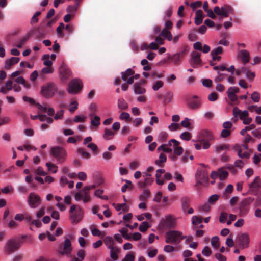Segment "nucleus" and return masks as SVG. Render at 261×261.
<instances>
[{"mask_svg": "<svg viewBox=\"0 0 261 261\" xmlns=\"http://www.w3.org/2000/svg\"><path fill=\"white\" fill-rule=\"evenodd\" d=\"M69 213V220L73 224L79 223L83 218V211L80 206L77 205H71Z\"/></svg>", "mask_w": 261, "mask_h": 261, "instance_id": "obj_1", "label": "nucleus"}, {"mask_svg": "<svg viewBox=\"0 0 261 261\" xmlns=\"http://www.w3.org/2000/svg\"><path fill=\"white\" fill-rule=\"evenodd\" d=\"M59 254L62 256L71 257L72 247L71 242L69 239H66L63 242L60 243L57 249Z\"/></svg>", "mask_w": 261, "mask_h": 261, "instance_id": "obj_2", "label": "nucleus"}, {"mask_svg": "<svg viewBox=\"0 0 261 261\" xmlns=\"http://www.w3.org/2000/svg\"><path fill=\"white\" fill-rule=\"evenodd\" d=\"M50 153L58 163L62 164L66 160L67 152L65 149L62 147L55 146L52 147Z\"/></svg>", "mask_w": 261, "mask_h": 261, "instance_id": "obj_3", "label": "nucleus"}, {"mask_svg": "<svg viewBox=\"0 0 261 261\" xmlns=\"http://www.w3.org/2000/svg\"><path fill=\"white\" fill-rule=\"evenodd\" d=\"M165 242L167 243L178 244L181 240L186 238L187 236H182V232L177 230H169L165 234Z\"/></svg>", "mask_w": 261, "mask_h": 261, "instance_id": "obj_4", "label": "nucleus"}, {"mask_svg": "<svg viewBox=\"0 0 261 261\" xmlns=\"http://www.w3.org/2000/svg\"><path fill=\"white\" fill-rule=\"evenodd\" d=\"M57 91V85L54 83H49L42 87L41 93L43 97L50 98L54 96Z\"/></svg>", "mask_w": 261, "mask_h": 261, "instance_id": "obj_5", "label": "nucleus"}, {"mask_svg": "<svg viewBox=\"0 0 261 261\" xmlns=\"http://www.w3.org/2000/svg\"><path fill=\"white\" fill-rule=\"evenodd\" d=\"M21 243L19 239L11 238L9 239L6 243L5 251L8 254L16 251L20 248Z\"/></svg>", "mask_w": 261, "mask_h": 261, "instance_id": "obj_6", "label": "nucleus"}, {"mask_svg": "<svg viewBox=\"0 0 261 261\" xmlns=\"http://www.w3.org/2000/svg\"><path fill=\"white\" fill-rule=\"evenodd\" d=\"M82 88V81L80 79H74L69 83L67 91L70 94H76L81 90Z\"/></svg>", "mask_w": 261, "mask_h": 261, "instance_id": "obj_7", "label": "nucleus"}, {"mask_svg": "<svg viewBox=\"0 0 261 261\" xmlns=\"http://www.w3.org/2000/svg\"><path fill=\"white\" fill-rule=\"evenodd\" d=\"M261 188V178L256 176L253 181L249 184L248 193L257 195L259 188Z\"/></svg>", "mask_w": 261, "mask_h": 261, "instance_id": "obj_8", "label": "nucleus"}, {"mask_svg": "<svg viewBox=\"0 0 261 261\" xmlns=\"http://www.w3.org/2000/svg\"><path fill=\"white\" fill-rule=\"evenodd\" d=\"M195 179L197 181L196 185L207 182L208 176L207 171L204 170H197L195 173Z\"/></svg>", "mask_w": 261, "mask_h": 261, "instance_id": "obj_9", "label": "nucleus"}, {"mask_svg": "<svg viewBox=\"0 0 261 261\" xmlns=\"http://www.w3.org/2000/svg\"><path fill=\"white\" fill-rule=\"evenodd\" d=\"M75 199L79 201L83 200L84 203H87L90 201V196L89 193L84 188L80 190L79 191L75 194Z\"/></svg>", "mask_w": 261, "mask_h": 261, "instance_id": "obj_10", "label": "nucleus"}, {"mask_svg": "<svg viewBox=\"0 0 261 261\" xmlns=\"http://www.w3.org/2000/svg\"><path fill=\"white\" fill-rule=\"evenodd\" d=\"M29 205L32 208L38 207L41 203V199L39 195L34 192L31 193L28 197Z\"/></svg>", "mask_w": 261, "mask_h": 261, "instance_id": "obj_11", "label": "nucleus"}, {"mask_svg": "<svg viewBox=\"0 0 261 261\" xmlns=\"http://www.w3.org/2000/svg\"><path fill=\"white\" fill-rule=\"evenodd\" d=\"M190 202L191 198L187 196L182 197L180 199L182 210L184 212H187L189 214H192L194 213V210L193 208H189Z\"/></svg>", "mask_w": 261, "mask_h": 261, "instance_id": "obj_12", "label": "nucleus"}, {"mask_svg": "<svg viewBox=\"0 0 261 261\" xmlns=\"http://www.w3.org/2000/svg\"><path fill=\"white\" fill-rule=\"evenodd\" d=\"M163 225L168 228H174L176 225V219L172 217L171 215H168L165 219L162 221Z\"/></svg>", "mask_w": 261, "mask_h": 261, "instance_id": "obj_13", "label": "nucleus"}, {"mask_svg": "<svg viewBox=\"0 0 261 261\" xmlns=\"http://www.w3.org/2000/svg\"><path fill=\"white\" fill-rule=\"evenodd\" d=\"M201 106V101L197 95H193L187 105V107L192 110L198 109Z\"/></svg>", "mask_w": 261, "mask_h": 261, "instance_id": "obj_14", "label": "nucleus"}, {"mask_svg": "<svg viewBox=\"0 0 261 261\" xmlns=\"http://www.w3.org/2000/svg\"><path fill=\"white\" fill-rule=\"evenodd\" d=\"M59 76L62 81L66 82L71 77L72 73L68 67L62 66L60 68Z\"/></svg>", "mask_w": 261, "mask_h": 261, "instance_id": "obj_15", "label": "nucleus"}, {"mask_svg": "<svg viewBox=\"0 0 261 261\" xmlns=\"http://www.w3.org/2000/svg\"><path fill=\"white\" fill-rule=\"evenodd\" d=\"M238 241L243 248H247L250 241L249 236L247 233H244L238 237Z\"/></svg>", "mask_w": 261, "mask_h": 261, "instance_id": "obj_16", "label": "nucleus"}, {"mask_svg": "<svg viewBox=\"0 0 261 261\" xmlns=\"http://www.w3.org/2000/svg\"><path fill=\"white\" fill-rule=\"evenodd\" d=\"M201 54L196 52H192L191 54V58L190 64L193 68H196L201 64V59H200Z\"/></svg>", "mask_w": 261, "mask_h": 261, "instance_id": "obj_17", "label": "nucleus"}, {"mask_svg": "<svg viewBox=\"0 0 261 261\" xmlns=\"http://www.w3.org/2000/svg\"><path fill=\"white\" fill-rule=\"evenodd\" d=\"M254 199L251 197H248L243 199L239 203V210L241 213L244 212L245 207L249 205Z\"/></svg>", "mask_w": 261, "mask_h": 261, "instance_id": "obj_18", "label": "nucleus"}, {"mask_svg": "<svg viewBox=\"0 0 261 261\" xmlns=\"http://www.w3.org/2000/svg\"><path fill=\"white\" fill-rule=\"evenodd\" d=\"M19 60V58L14 57L10 58L9 60H6L5 62V68L6 69H9L12 65L17 64Z\"/></svg>", "mask_w": 261, "mask_h": 261, "instance_id": "obj_19", "label": "nucleus"}, {"mask_svg": "<svg viewBox=\"0 0 261 261\" xmlns=\"http://www.w3.org/2000/svg\"><path fill=\"white\" fill-rule=\"evenodd\" d=\"M203 12L201 10H198L195 13V23L196 25L200 24L203 21Z\"/></svg>", "mask_w": 261, "mask_h": 261, "instance_id": "obj_20", "label": "nucleus"}, {"mask_svg": "<svg viewBox=\"0 0 261 261\" xmlns=\"http://www.w3.org/2000/svg\"><path fill=\"white\" fill-rule=\"evenodd\" d=\"M166 161V155L164 153H161L159 155V159L154 161V164L159 167H162Z\"/></svg>", "mask_w": 261, "mask_h": 261, "instance_id": "obj_21", "label": "nucleus"}, {"mask_svg": "<svg viewBox=\"0 0 261 261\" xmlns=\"http://www.w3.org/2000/svg\"><path fill=\"white\" fill-rule=\"evenodd\" d=\"M85 257V252L82 249L79 250L77 253L76 256L72 257L71 261H83Z\"/></svg>", "mask_w": 261, "mask_h": 261, "instance_id": "obj_22", "label": "nucleus"}, {"mask_svg": "<svg viewBox=\"0 0 261 261\" xmlns=\"http://www.w3.org/2000/svg\"><path fill=\"white\" fill-rule=\"evenodd\" d=\"M242 73L246 74V77L250 80H252L255 76L254 72H252L246 67H243L241 68Z\"/></svg>", "mask_w": 261, "mask_h": 261, "instance_id": "obj_23", "label": "nucleus"}, {"mask_svg": "<svg viewBox=\"0 0 261 261\" xmlns=\"http://www.w3.org/2000/svg\"><path fill=\"white\" fill-rule=\"evenodd\" d=\"M246 163V162L244 161L243 160H237L235 161L233 165H230L228 168L230 169L233 168L234 167L242 169L244 165Z\"/></svg>", "mask_w": 261, "mask_h": 261, "instance_id": "obj_24", "label": "nucleus"}, {"mask_svg": "<svg viewBox=\"0 0 261 261\" xmlns=\"http://www.w3.org/2000/svg\"><path fill=\"white\" fill-rule=\"evenodd\" d=\"M241 59L242 61L246 64L249 61L250 54L247 50H242L241 51Z\"/></svg>", "mask_w": 261, "mask_h": 261, "instance_id": "obj_25", "label": "nucleus"}, {"mask_svg": "<svg viewBox=\"0 0 261 261\" xmlns=\"http://www.w3.org/2000/svg\"><path fill=\"white\" fill-rule=\"evenodd\" d=\"M110 257L112 259H113L114 260H116L118 259V253L119 252V249L117 247H114L111 248H110Z\"/></svg>", "mask_w": 261, "mask_h": 261, "instance_id": "obj_26", "label": "nucleus"}, {"mask_svg": "<svg viewBox=\"0 0 261 261\" xmlns=\"http://www.w3.org/2000/svg\"><path fill=\"white\" fill-rule=\"evenodd\" d=\"M115 136V133L111 130L105 128L103 134V138L107 140H110Z\"/></svg>", "mask_w": 261, "mask_h": 261, "instance_id": "obj_27", "label": "nucleus"}, {"mask_svg": "<svg viewBox=\"0 0 261 261\" xmlns=\"http://www.w3.org/2000/svg\"><path fill=\"white\" fill-rule=\"evenodd\" d=\"M146 90L144 88L140 86V83H136L134 85V92L136 94H142L145 93Z\"/></svg>", "mask_w": 261, "mask_h": 261, "instance_id": "obj_28", "label": "nucleus"}, {"mask_svg": "<svg viewBox=\"0 0 261 261\" xmlns=\"http://www.w3.org/2000/svg\"><path fill=\"white\" fill-rule=\"evenodd\" d=\"M160 36H163L165 39H168L169 41L172 40V35L171 32L164 28L160 33Z\"/></svg>", "mask_w": 261, "mask_h": 261, "instance_id": "obj_29", "label": "nucleus"}, {"mask_svg": "<svg viewBox=\"0 0 261 261\" xmlns=\"http://www.w3.org/2000/svg\"><path fill=\"white\" fill-rule=\"evenodd\" d=\"M118 107L121 110H125L128 108V105L123 98H119L118 100Z\"/></svg>", "mask_w": 261, "mask_h": 261, "instance_id": "obj_30", "label": "nucleus"}, {"mask_svg": "<svg viewBox=\"0 0 261 261\" xmlns=\"http://www.w3.org/2000/svg\"><path fill=\"white\" fill-rule=\"evenodd\" d=\"M104 243L107 246V247L110 249L112 247H114V240L112 237L110 236H107L105 238L104 240Z\"/></svg>", "mask_w": 261, "mask_h": 261, "instance_id": "obj_31", "label": "nucleus"}, {"mask_svg": "<svg viewBox=\"0 0 261 261\" xmlns=\"http://www.w3.org/2000/svg\"><path fill=\"white\" fill-rule=\"evenodd\" d=\"M236 149L238 150V155L240 158L248 159L250 156V154L248 152H242V149L239 146H237Z\"/></svg>", "mask_w": 261, "mask_h": 261, "instance_id": "obj_32", "label": "nucleus"}, {"mask_svg": "<svg viewBox=\"0 0 261 261\" xmlns=\"http://www.w3.org/2000/svg\"><path fill=\"white\" fill-rule=\"evenodd\" d=\"M134 73V71L130 69H127L125 71L121 72V77L123 81H126L127 77Z\"/></svg>", "mask_w": 261, "mask_h": 261, "instance_id": "obj_33", "label": "nucleus"}, {"mask_svg": "<svg viewBox=\"0 0 261 261\" xmlns=\"http://www.w3.org/2000/svg\"><path fill=\"white\" fill-rule=\"evenodd\" d=\"M181 53H177L174 54L172 56H168V58L169 59H171L173 62L174 64L175 65L178 64L180 63V57Z\"/></svg>", "mask_w": 261, "mask_h": 261, "instance_id": "obj_34", "label": "nucleus"}, {"mask_svg": "<svg viewBox=\"0 0 261 261\" xmlns=\"http://www.w3.org/2000/svg\"><path fill=\"white\" fill-rule=\"evenodd\" d=\"M90 123L91 125L97 128L100 125V118L99 116H95L93 118H91Z\"/></svg>", "mask_w": 261, "mask_h": 261, "instance_id": "obj_35", "label": "nucleus"}, {"mask_svg": "<svg viewBox=\"0 0 261 261\" xmlns=\"http://www.w3.org/2000/svg\"><path fill=\"white\" fill-rule=\"evenodd\" d=\"M77 152L81 156L82 158L85 159H89L91 157L90 154L84 151V150L82 148H79L77 150Z\"/></svg>", "mask_w": 261, "mask_h": 261, "instance_id": "obj_36", "label": "nucleus"}, {"mask_svg": "<svg viewBox=\"0 0 261 261\" xmlns=\"http://www.w3.org/2000/svg\"><path fill=\"white\" fill-rule=\"evenodd\" d=\"M201 135L203 138H206L207 140H211L213 139L212 133L208 130H203L201 132Z\"/></svg>", "mask_w": 261, "mask_h": 261, "instance_id": "obj_37", "label": "nucleus"}, {"mask_svg": "<svg viewBox=\"0 0 261 261\" xmlns=\"http://www.w3.org/2000/svg\"><path fill=\"white\" fill-rule=\"evenodd\" d=\"M219 238L217 236H214L211 239V245L215 249H218L220 247Z\"/></svg>", "mask_w": 261, "mask_h": 261, "instance_id": "obj_38", "label": "nucleus"}, {"mask_svg": "<svg viewBox=\"0 0 261 261\" xmlns=\"http://www.w3.org/2000/svg\"><path fill=\"white\" fill-rule=\"evenodd\" d=\"M113 205H115V208L117 211L122 210L124 212H126L128 211V207L126 205L125 203L117 204H115V203H114Z\"/></svg>", "mask_w": 261, "mask_h": 261, "instance_id": "obj_39", "label": "nucleus"}, {"mask_svg": "<svg viewBox=\"0 0 261 261\" xmlns=\"http://www.w3.org/2000/svg\"><path fill=\"white\" fill-rule=\"evenodd\" d=\"M215 150L217 153H219L221 151L224 150H228L229 149V145L227 144H221L220 145L216 146Z\"/></svg>", "mask_w": 261, "mask_h": 261, "instance_id": "obj_40", "label": "nucleus"}, {"mask_svg": "<svg viewBox=\"0 0 261 261\" xmlns=\"http://www.w3.org/2000/svg\"><path fill=\"white\" fill-rule=\"evenodd\" d=\"M45 165L48 168V170L51 171L53 173H55L58 171V167L56 165L47 162L45 164Z\"/></svg>", "mask_w": 261, "mask_h": 261, "instance_id": "obj_41", "label": "nucleus"}, {"mask_svg": "<svg viewBox=\"0 0 261 261\" xmlns=\"http://www.w3.org/2000/svg\"><path fill=\"white\" fill-rule=\"evenodd\" d=\"M143 177H144V181L148 185H151L153 182V179L151 178V174L146 172L143 173Z\"/></svg>", "mask_w": 261, "mask_h": 261, "instance_id": "obj_42", "label": "nucleus"}, {"mask_svg": "<svg viewBox=\"0 0 261 261\" xmlns=\"http://www.w3.org/2000/svg\"><path fill=\"white\" fill-rule=\"evenodd\" d=\"M150 227V225L147 222L144 221L140 224L139 229L140 231L143 232H145Z\"/></svg>", "mask_w": 261, "mask_h": 261, "instance_id": "obj_43", "label": "nucleus"}, {"mask_svg": "<svg viewBox=\"0 0 261 261\" xmlns=\"http://www.w3.org/2000/svg\"><path fill=\"white\" fill-rule=\"evenodd\" d=\"M223 49L221 46H218L216 48L212 49L211 52V56H213L215 55H219L223 52Z\"/></svg>", "mask_w": 261, "mask_h": 261, "instance_id": "obj_44", "label": "nucleus"}, {"mask_svg": "<svg viewBox=\"0 0 261 261\" xmlns=\"http://www.w3.org/2000/svg\"><path fill=\"white\" fill-rule=\"evenodd\" d=\"M220 9L222 16L224 17H227L229 16V9H230V7L229 6H223Z\"/></svg>", "mask_w": 261, "mask_h": 261, "instance_id": "obj_45", "label": "nucleus"}, {"mask_svg": "<svg viewBox=\"0 0 261 261\" xmlns=\"http://www.w3.org/2000/svg\"><path fill=\"white\" fill-rule=\"evenodd\" d=\"M241 110L237 107H235L233 109V116L234 118L232 119L234 122L237 121V119L234 118H239L240 119Z\"/></svg>", "mask_w": 261, "mask_h": 261, "instance_id": "obj_46", "label": "nucleus"}, {"mask_svg": "<svg viewBox=\"0 0 261 261\" xmlns=\"http://www.w3.org/2000/svg\"><path fill=\"white\" fill-rule=\"evenodd\" d=\"M173 96V94L171 91H167L164 96V102L165 103L170 102Z\"/></svg>", "mask_w": 261, "mask_h": 261, "instance_id": "obj_47", "label": "nucleus"}, {"mask_svg": "<svg viewBox=\"0 0 261 261\" xmlns=\"http://www.w3.org/2000/svg\"><path fill=\"white\" fill-rule=\"evenodd\" d=\"M219 195L217 194H214L209 197L207 199V202L211 204H213L219 199Z\"/></svg>", "mask_w": 261, "mask_h": 261, "instance_id": "obj_48", "label": "nucleus"}, {"mask_svg": "<svg viewBox=\"0 0 261 261\" xmlns=\"http://www.w3.org/2000/svg\"><path fill=\"white\" fill-rule=\"evenodd\" d=\"M174 150H173V152H174V154L176 155H180L182 153H183V148L180 147V146H179V145H177L176 146H175L174 147Z\"/></svg>", "mask_w": 261, "mask_h": 261, "instance_id": "obj_49", "label": "nucleus"}, {"mask_svg": "<svg viewBox=\"0 0 261 261\" xmlns=\"http://www.w3.org/2000/svg\"><path fill=\"white\" fill-rule=\"evenodd\" d=\"M150 191L148 189L144 190L142 194L140 196V199L142 200H145L148 198L150 195Z\"/></svg>", "mask_w": 261, "mask_h": 261, "instance_id": "obj_50", "label": "nucleus"}, {"mask_svg": "<svg viewBox=\"0 0 261 261\" xmlns=\"http://www.w3.org/2000/svg\"><path fill=\"white\" fill-rule=\"evenodd\" d=\"M218 172L219 177L221 181L225 179L228 175V172L227 171L219 170Z\"/></svg>", "mask_w": 261, "mask_h": 261, "instance_id": "obj_51", "label": "nucleus"}, {"mask_svg": "<svg viewBox=\"0 0 261 261\" xmlns=\"http://www.w3.org/2000/svg\"><path fill=\"white\" fill-rule=\"evenodd\" d=\"M179 142L177 141L176 140L174 139H172L168 141V143L164 144V145H165V146L167 147H169L170 146H173V147H174L175 146L179 145Z\"/></svg>", "mask_w": 261, "mask_h": 261, "instance_id": "obj_52", "label": "nucleus"}, {"mask_svg": "<svg viewBox=\"0 0 261 261\" xmlns=\"http://www.w3.org/2000/svg\"><path fill=\"white\" fill-rule=\"evenodd\" d=\"M119 118L121 120H125L127 121H130V115L127 112H122L119 116Z\"/></svg>", "mask_w": 261, "mask_h": 261, "instance_id": "obj_53", "label": "nucleus"}, {"mask_svg": "<svg viewBox=\"0 0 261 261\" xmlns=\"http://www.w3.org/2000/svg\"><path fill=\"white\" fill-rule=\"evenodd\" d=\"M251 98L253 101L257 102L260 100V95L257 92H254L251 94Z\"/></svg>", "mask_w": 261, "mask_h": 261, "instance_id": "obj_54", "label": "nucleus"}, {"mask_svg": "<svg viewBox=\"0 0 261 261\" xmlns=\"http://www.w3.org/2000/svg\"><path fill=\"white\" fill-rule=\"evenodd\" d=\"M41 14V12L39 11L36 12L31 18L30 23L32 25L34 23H37L38 21V16Z\"/></svg>", "mask_w": 261, "mask_h": 261, "instance_id": "obj_55", "label": "nucleus"}, {"mask_svg": "<svg viewBox=\"0 0 261 261\" xmlns=\"http://www.w3.org/2000/svg\"><path fill=\"white\" fill-rule=\"evenodd\" d=\"M180 137L184 140L189 141L191 139V135L189 132H185L180 134Z\"/></svg>", "mask_w": 261, "mask_h": 261, "instance_id": "obj_56", "label": "nucleus"}, {"mask_svg": "<svg viewBox=\"0 0 261 261\" xmlns=\"http://www.w3.org/2000/svg\"><path fill=\"white\" fill-rule=\"evenodd\" d=\"M164 83L162 81H158L155 82V83L153 85L152 89L154 91L158 90L160 88H162L163 86Z\"/></svg>", "mask_w": 261, "mask_h": 261, "instance_id": "obj_57", "label": "nucleus"}, {"mask_svg": "<svg viewBox=\"0 0 261 261\" xmlns=\"http://www.w3.org/2000/svg\"><path fill=\"white\" fill-rule=\"evenodd\" d=\"M210 206L207 203H204L203 205L199 207V211L200 212L207 213L210 211Z\"/></svg>", "mask_w": 261, "mask_h": 261, "instance_id": "obj_58", "label": "nucleus"}, {"mask_svg": "<svg viewBox=\"0 0 261 261\" xmlns=\"http://www.w3.org/2000/svg\"><path fill=\"white\" fill-rule=\"evenodd\" d=\"M78 108V102L76 101H73L70 104L69 111L70 112H74Z\"/></svg>", "mask_w": 261, "mask_h": 261, "instance_id": "obj_59", "label": "nucleus"}, {"mask_svg": "<svg viewBox=\"0 0 261 261\" xmlns=\"http://www.w3.org/2000/svg\"><path fill=\"white\" fill-rule=\"evenodd\" d=\"M202 253L205 256H209L212 254V251L209 247L205 246L202 251Z\"/></svg>", "mask_w": 261, "mask_h": 261, "instance_id": "obj_60", "label": "nucleus"}, {"mask_svg": "<svg viewBox=\"0 0 261 261\" xmlns=\"http://www.w3.org/2000/svg\"><path fill=\"white\" fill-rule=\"evenodd\" d=\"M255 126L254 124H251L249 126H246L245 128L242 129L240 132L241 135L244 136L245 135V133L251 129H253L255 128Z\"/></svg>", "mask_w": 261, "mask_h": 261, "instance_id": "obj_61", "label": "nucleus"}, {"mask_svg": "<svg viewBox=\"0 0 261 261\" xmlns=\"http://www.w3.org/2000/svg\"><path fill=\"white\" fill-rule=\"evenodd\" d=\"M227 219V214L225 212H222L219 217V221L221 223H224L226 221Z\"/></svg>", "mask_w": 261, "mask_h": 261, "instance_id": "obj_62", "label": "nucleus"}, {"mask_svg": "<svg viewBox=\"0 0 261 261\" xmlns=\"http://www.w3.org/2000/svg\"><path fill=\"white\" fill-rule=\"evenodd\" d=\"M218 99V94L216 92L211 93L208 96V99L210 101H215Z\"/></svg>", "mask_w": 261, "mask_h": 261, "instance_id": "obj_63", "label": "nucleus"}, {"mask_svg": "<svg viewBox=\"0 0 261 261\" xmlns=\"http://www.w3.org/2000/svg\"><path fill=\"white\" fill-rule=\"evenodd\" d=\"M231 134V131L229 129H224L221 132V137L225 138L229 137Z\"/></svg>", "mask_w": 261, "mask_h": 261, "instance_id": "obj_64", "label": "nucleus"}]
</instances>
